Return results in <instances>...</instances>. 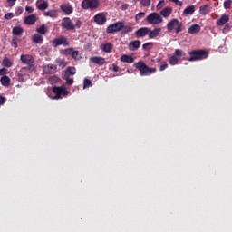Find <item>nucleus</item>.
<instances>
[{
    "label": "nucleus",
    "mask_w": 232,
    "mask_h": 232,
    "mask_svg": "<svg viewBox=\"0 0 232 232\" xmlns=\"http://www.w3.org/2000/svg\"><path fill=\"white\" fill-rule=\"evenodd\" d=\"M73 49L69 48L62 51L63 55H72Z\"/></svg>",
    "instance_id": "43"
},
{
    "label": "nucleus",
    "mask_w": 232,
    "mask_h": 232,
    "mask_svg": "<svg viewBox=\"0 0 232 232\" xmlns=\"http://www.w3.org/2000/svg\"><path fill=\"white\" fill-rule=\"evenodd\" d=\"M210 6L208 5H204L199 7V14L201 15H208L209 14Z\"/></svg>",
    "instance_id": "26"
},
{
    "label": "nucleus",
    "mask_w": 232,
    "mask_h": 232,
    "mask_svg": "<svg viewBox=\"0 0 232 232\" xmlns=\"http://www.w3.org/2000/svg\"><path fill=\"white\" fill-rule=\"evenodd\" d=\"M146 21L149 23V24H160V23L164 22V19L159 13H150L147 16Z\"/></svg>",
    "instance_id": "8"
},
{
    "label": "nucleus",
    "mask_w": 232,
    "mask_h": 232,
    "mask_svg": "<svg viewBox=\"0 0 232 232\" xmlns=\"http://www.w3.org/2000/svg\"><path fill=\"white\" fill-rule=\"evenodd\" d=\"M231 4L232 0H225L223 4L225 10H229V8H231Z\"/></svg>",
    "instance_id": "39"
},
{
    "label": "nucleus",
    "mask_w": 232,
    "mask_h": 232,
    "mask_svg": "<svg viewBox=\"0 0 232 232\" xmlns=\"http://www.w3.org/2000/svg\"><path fill=\"white\" fill-rule=\"evenodd\" d=\"M188 34H198V32H200V26L197 24H192L188 30Z\"/></svg>",
    "instance_id": "25"
},
{
    "label": "nucleus",
    "mask_w": 232,
    "mask_h": 232,
    "mask_svg": "<svg viewBox=\"0 0 232 232\" xmlns=\"http://www.w3.org/2000/svg\"><path fill=\"white\" fill-rule=\"evenodd\" d=\"M5 102H6V98H5V96H0V106L5 104Z\"/></svg>",
    "instance_id": "56"
},
{
    "label": "nucleus",
    "mask_w": 232,
    "mask_h": 232,
    "mask_svg": "<svg viewBox=\"0 0 232 232\" xmlns=\"http://www.w3.org/2000/svg\"><path fill=\"white\" fill-rule=\"evenodd\" d=\"M112 70L113 72H119V66H117L116 64H112Z\"/></svg>",
    "instance_id": "57"
},
{
    "label": "nucleus",
    "mask_w": 232,
    "mask_h": 232,
    "mask_svg": "<svg viewBox=\"0 0 232 232\" xmlns=\"http://www.w3.org/2000/svg\"><path fill=\"white\" fill-rule=\"evenodd\" d=\"M72 59H75V61H79V59H81V56H79V51H73L72 53Z\"/></svg>",
    "instance_id": "41"
},
{
    "label": "nucleus",
    "mask_w": 232,
    "mask_h": 232,
    "mask_svg": "<svg viewBox=\"0 0 232 232\" xmlns=\"http://www.w3.org/2000/svg\"><path fill=\"white\" fill-rule=\"evenodd\" d=\"M25 11L27 14H33L34 13V7L33 6H25Z\"/></svg>",
    "instance_id": "53"
},
{
    "label": "nucleus",
    "mask_w": 232,
    "mask_h": 232,
    "mask_svg": "<svg viewBox=\"0 0 232 232\" xmlns=\"http://www.w3.org/2000/svg\"><path fill=\"white\" fill-rule=\"evenodd\" d=\"M11 81L12 80L7 75L2 76L0 79V82L2 86H5V87H7L10 84Z\"/></svg>",
    "instance_id": "30"
},
{
    "label": "nucleus",
    "mask_w": 232,
    "mask_h": 232,
    "mask_svg": "<svg viewBox=\"0 0 232 232\" xmlns=\"http://www.w3.org/2000/svg\"><path fill=\"white\" fill-rule=\"evenodd\" d=\"M124 28V22H116L106 28V34H115Z\"/></svg>",
    "instance_id": "9"
},
{
    "label": "nucleus",
    "mask_w": 232,
    "mask_h": 232,
    "mask_svg": "<svg viewBox=\"0 0 232 232\" xmlns=\"http://www.w3.org/2000/svg\"><path fill=\"white\" fill-rule=\"evenodd\" d=\"M66 75H75L77 73V69L75 67H69L65 71Z\"/></svg>",
    "instance_id": "35"
},
{
    "label": "nucleus",
    "mask_w": 232,
    "mask_h": 232,
    "mask_svg": "<svg viewBox=\"0 0 232 232\" xmlns=\"http://www.w3.org/2000/svg\"><path fill=\"white\" fill-rule=\"evenodd\" d=\"M82 26V21L80 19H76L75 24L72 22V19L70 17H64L62 21V28H64V30H76Z\"/></svg>",
    "instance_id": "4"
},
{
    "label": "nucleus",
    "mask_w": 232,
    "mask_h": 232,
    "mask_svg": "<svg viewBox=\"0 0 232 232\" xmlns=\"http://www.w3.org/2000/svg\"><path fill=\"white\" fill-rule=\"evenodd\" d=\"M152 48H153L152 42L146 43L142 45V50H145V51L151 50Z\"/></svg>",
    "instance_id": "38"
},
{
    "label": "nucleus",
    "mask_w": 232,
    "mask_h": 232,
    "mask_svg": "<svg viewBox=\"0 0 232 232\" xmlns=\"http://www.w3.org/2000/svg\"><path fill=\"white\" fill-rule=\"evenodd\" d=\"M171 14H173V8H171V7H164L160 12V15H161V17H169V15H171Z\"/></svg>",
    "instance_id": "21"
},
{
    "label": "nucleus",
    "mask_w": 232,
    "mask_h": 232,
    "mask_svg": "<svg viewBox=\"0 0 232 232\" xmlns=\"http://www.w3.org/2000/svg\"><path fill=\"white\" fill-rule=\"evenodd\" d=\"M13 64L14 63L8 57L4 58L2 61V66H5V68H12Z\"/></svg>",
    "instance_id": "29"
},
{
    "label": "nucleus",
    "mask_w": 232,
    "mask_h": 232,
    "mask_svg": "<svg viewBox=\"0 0 232 232\" xmlns=\"http://www.w3.org/2000/svg\"><path fill=\"white\" fill-rule=\"evenodd\" d=\"M229 30H231V24H227L225 25V27L223 28V34H226V33L229 32Z\"/></svg>",
    "instance_id": "49"
},
{
    "label": "nucleus",
    "mask_w": 232,
    "mask_h": 232,
    "mask_svg": "<svg viewBox=\"0 0 232 232\" xmlns=\"http://www.w3.org/2000/svg\"><path fill=\"white\" fill-rule=\"evenodd\" d=\"M160 34H162V28H154L153 30H151L149 27V39H156V37H159V35H160Z\"/></svg>",
    "instance_id": "13"
},
{
    "label": "nucleus",
    "mask_w": 232,
    "mask_h": 232,
    "mask_svg": "<svg viewBox=\"0 0 232 232\" xmlns=\"http://www.w3.org/2000/svg\"><path fill=\"white\" fill-rule=\"evenodd\" d=\"M141 42L140 40H134L129 43L128 48L130 52H135L140 48Z\"/></svg>",
    "instance_id": "15"
},
{
    "label": "nucleus",
    "mask_w": 232,
    "mask_h": 232,
    "mask_svg": "<svg viewBox=\"0 0 232 232\" xmlns=\"http://www.w3.org/2000/svg\"><path fill=\"white\" fill-rule=\"evenodd\" d=\"M121 32L123 35L126 34H130V32H133V27H131L130 25H124V23H123V27L121 30Z\"/></svg>",
    "instance_id": "32"
},
{
    "label": "nucleus",
    "mask_w": 232,
    "mask_h": 232,
    "mask_svg": "<svg viewBox=\"0 0 232 232\" xmlns=\"http://www.w3.org/2000/svg\"><path fill=\"white\" fill-rule=\"evenodd\" d=\"M106 53H110L111 50H113V44H105L102 45V48Z\"/></svg>",
    "instance_id": "33"
},
{
    "label": "nucleus",
    "mask_w": 232,
    "mask_h": 232,
    "mask_svg": "<svg viewBox=\"0 0 232 232\" xmlns=\"http://www.w3.org/2000/svg\"><path fill=\"white\" fill-rule=\"evenodd\" d=\"M157 63H160V59H157Z\"/></svg>",
    "instance_id": "60"
},
{
    "label": "nucleus",
    "mask_w": 232,
    "mask_h": 232,
    "mask_svg": "<svg viewBox=\"0 0 232 232\" xmlns=\"http://www.w3.org/2000/svg\"><path fill=\"white\" fill-rule=\"evenodd\" d=\"M121 61L122 63H127L128 64H131V63H135V59L133 58V56H130L127 54L121 55Z\"/></svg>",
    "instance_id": "23"
},
{
    "label": "nucleus",
    "mask_w": 232,
    "mask_h": 232,
    "mask_svg": "<svg viewBox=\"0 0 232 232\" xmlns=\"http://www.w3.org/2000/svg\"><path fill=\"white\" fill-rule=\"evenodd\" d=\"M17 41H19V39H17V37L13 38L11 46H13L14 48H17V46H18Z\"/></svg>",
    "instance_id": "48"
},
{
    "label": "nucleus",
    "mask_w": 232,
    "mask_h": 232,
    "mask_svg": "<svg viewBox=\"0 0 232 232\" xmlns=\"http://www.w3.org/2000/svg\"><path fill=\"white\" fill-rule=\"evenodd\" d=\"M135 68L139 70L140 75L141 77H146L148 75H151V73H155L157 72V68L149 67L144 61H139L135 63Z\"/></svg>",
    "instance_id": "2"
},
{
    "label": "nucleus",
    "mask_w": 232,
    "mask_h": 232,
    "mask_svg": "<svg viewBox=\"0 0 232 232\" xmlns=\"http://www.w3.org/2000/svg\"><path fill=\"white\" fill-rule=\"evenodd\" d=\"M44 15L45 17H52L53 19L57 17L59 14L57 13V10H49L45 13H44Z\"/></svg>",
    "instance_id": "28"
},
{
    "label": "nucleus",
    "mask_w": 232,
    "mask_h": 232,
    "mask_svg": "<svg viewBox=\"0 0 232 232\" xmlns=\"http://www.w3.org/2000/svg\"><path fill=\"white\" fill-rule=\"evenodd\" d=\"M38 19L39 18L37 17L36 14H29L24 19V24H28L29 26H32L35 24V23H37Z\"/></svg>",
    "instance_id": "12"
},
{
    "label": "nucleus",
    "mask_w": 232,
    "mask_h": 232,
    "mask_svg": "<svg viewBox=\"0 0 232 232\" xmlns=\"http://www.w3.org/2000/svg\"><path fill=\"white\" fill-rule=\"evenodd\" d=\"M48 6H49V4H48V1L46 0H37L36 2V7L38 10H42V11L47 10Z\"/></svg>",
    "instance_id": "18"
},
{
    "label": "nucleus",
    "mask_w": 232,
    "mask_h": 232,
    "mask_svg": "<svg viewBox=\"0 0 232 232\" xmlns=\"http://www.w3.org/2000/svg\"><path fill=\"white\" fill-rule=\"evenodd\" d=\"M24 33V29L21 26H14L12 30L13 35H16V37H20Z\"/></svg>",
    "instance_id": "22"
},
{
    "label": "nucleus",
    "mask_w": 232,
    "mask_h": 232,
    "mask_svg": "<svg viewBox=\"0 0 232 232\" xmlns=\"http://www.w3.org/2000/svg\"><path fill=\"white\" fill-rule=\"evenodd\" d=\"M188 55H190V57L188 61L190 63L195 61H204V59H208V57H209V52L205 49L192 50L188 52Z\"/></svg>",
    "instance_id": "1"
},
{
    "label": "nucleus",
    "mask_w": 232,
    "mask_h": 232,
    "mask_svg": "<svg viewBox=\"0 0 232 232\" xmlns=\"http://www.w3.org/2000/svg\"><path fill=\"white\" fill-rule=\"evenodd\" d=\"M182 22L177 18H173L167 24V30L168 32H173L174 30L175 34H180L182 32Z\"/></svg>",
    "instance_id": "5"
},
{
    "label": "nucleus",
    "mask_w": 232,
    "mask_h": 232,
    "mask_svg": "<svg viewBox=\"0 0 232 232\" xmlns=\"http://www.w3.org/2000/svg\"><path fill=\"white\" fill-rule=\"evenodd\" d=\"M149 34V27H141L135 32V35L138 38L146 37Z\"/></svg>",
    "instance_id": "17"
},
{
    "label": "nucleus",
    "mask_w": 232,
    "mask_h": 232,
    "mask_svg": "<svg viewBox=\"0 0 232 232\" xmlns=\"http://www.w3.org/2000/svg\"><path fill=\"white\" fill-rule=\"evenodd\" d=\"M14 13H7L5 14L4 18L6 20V21H10V19H14Z\"/></svg>",
    "instance_id": "45"
},
{
    "label": "nucleus",
    "mask_w": 232,
    "mask_h": 232,
    "mask_svg": "<svg viewBox=\"0 0 232 232\" xmlns=\"http://www.w3.org/2000/svg\"><path fill=\"white\" fill-rule=\"evenodd\" d=\"M128 6H130V5L128 4L123 5L122 10H127Z\"/></svg>",
    "instance_id": "58"
},
{
    "label": "nucleus",
    "mask_w": 232,
    "mask_h": 232,
    "mask_svg": "<svg viewBox=\"0 0 232 232\" xmlns=\"http://www.w3.org/2000/svg\"><path fill=\"white\" fill-rule=\"evenodd\" d=\"M146 16V13L144 12H140V13H138L136 15H135V20L137 22L140 21V19H143V17Z\"/></svg>",
    "instance_id": "40"
},
{
    "label": "nucleus",
    "mask_w": 232,
    "mask_h": 232,
    "mask_svg": "<svg viewBox=\"0 0 232 232\" xmlns=\"http://www.w3.org/2000/svg\"><path fill=\"white\" fill-rule=\"evenodd\" d=\"M174 55L176 57H186V52H184L182 49H176Z\"/></svg>",
    "instance_id": "34"
},
{
    "label": "nucleus",
    "mask_w": 232,
    "mask_h": 232,
    "mask_svg": "<svg viewBox=\"0 0 232 232\" xmlns=\"http://www.w3.org/2000/svg\"><path fill=\"white\" fill-rule=\"evenodd\" d=\"M155 60H151V62L153 63Z\"/></svg>",
    "instance_id": "61"
},
{
    "label": "nucleus",
    "mask_w": 232,
    "mask_h": 232,
    "mask_svg": "<svg viewBox=\"0 0 232 232\" xmlns=\"http://www.w3.org/2000/svg\"><path fill=\"white\" fill-rule=\"evenodd\" d=\"M91 63L94 64H98L99 66H103L104 63H106V59L101 56H93L90 58Z\"/></svg>",
    "instance_id": "16"
},
{
    "label": "nucleus",
    "mask_w": 232,
    "mask_h": 232,
    "mask_svg": "<svg viewBox=\"0 0 232 232\" xmlns=\"http://www.w3.org/2000/svg\"><path fill=\"white\" fill-rule=\"evenodd\" d=\"M7 73H8V69H6V68H1L0 69V75H2L3 77L5 75H6Z\"/></svg>",
    "instance_id": "50"
},
{
    "label": "nucleus",
    "mask_w": 232,
    "mask_h": 232,
    "mask_svg": "<svg viewBox=\"0 0 232 232\" xmlns=\"http://www.w3.org/2000/svg\"><path fill=\"white\" fill-rule=\"evenodd\" d=\"M195 14V5H188L183 10L182 15H193Z\"/></svg>",
    "instance_id": "24"
},
{
    "label": "nucleus",
    "mask_w": 232,
    "mask_h": 232,
    "mask_svg": "<svg viewBox=\"0 0 232 232\" xmlns=\"http://www.w3.org/2000/svg\"><path fill=\"white\" fill-rule=\"evenodd\" d=\"M90 86H93V83H92V80L85 78L83 81V89L90 88Z\"/></svg>",
    "instance_id": "37"
},
{
    "label": "nucleus",
    "mask_w": 232,
    "mask_h": 232,
    "mask_svg": "<svg viewBox=\"0 0 232 232\" xmlns=\"http://www.w3.org/2000/svg\"><path fill=\"white\" fill-rule=\"evenodd\" d=\"M60 9L65 14V15H70V14H73V7L72 6V5H70V3L62 4Z\"/></svg>",
    "instance_id": "14"
},
{
    "label": "nucleus",
    "mask_w": 232,
    "mask_h": 232,
    "mask_svg": "<svg viewBox=\"0 0 232 232\" xmlns=\"http://www.w3.org/2000/svg\"><path fill=\"white\" fill-rule=\"evenodd\" d=\"M168 68V63L162 62L160 66V72H164Z\"/></svg>",
    "instance_id": "46"
},
{
    "label": "nucleus",
    "mask_w": 232,
    "mask_h": 232,
    "mask_svg": "<svg viewBox=\"0 0 232 232\" xmlns=\"http://www.w3.org/2000/svg\"><path fill=\"white\" fill-rule=\"evenodd\" d=\"M163 6H166V2L164 0H160L157 5V10L162 9Z\"/></svg>",
    "instance_id": "44"
},
{
    "label": "nucleus",
    "mask_w": 232,
    "mask_h": 232,
    "mask_svg": "<svg viewBox=\"0 0 232 232\" xmlns=\"http://www.w3.org/2000/svg\"><path fill=\"white\" fill-rule=\"evenodd\" d=\"M60 64H63L64 65V64H66V62L64 60H61L60 61Z\"/></svg>",
    "instance_id": "59"
},
{
    "label": "nucleus",
    "mask_w": 232,
    "mask_h": 232,
    "mask_svg": "<svg viewBox=\"0 0 232 232\" xmlns=\"http://www.w3.org/2000/svg\"><path fill=\"white\" fill-rule=\"evenodd\" d=\"M15 3H17V0H7L8 6L10 8H12V6H14V5H15Z\"/></svg>",
    "instance_id": "52"
},
{
    "label": "nucleus",
    "mask_w": 232,
    "mask_h": 232,
    "mask_svg": "<svg viewBox=\"0 0 232 232\" xmlns=\"http://www.w3.org/2000/svg\"><path fill=\"white\" fill-rule=\"evenodd\" d=\"M55 70H57V66H55L53 64L46 65L44 67V72H45L46 74L53 73V72H55Z\"/></svg>",
    "instance_id": "27"
},
{
    "label": "nucleus",
    "mask_w": 232,
    "mask_h": 232,
    "mask_svg": "<svg viewBox=\"0 0 232 232\" xmlns=\"http://www.w3.org/2000/svg\"><path fill=\"white\" fill-rule=\"evenodd\" d=\"M50 82H59V77L57 76H52L49 78Z\"/></svg>",
    "instance_id": "51"
},
{
    "label": "nucleus",
    "mask_w": 232,
    "mask_h": 232,
    "mask_svg": "<svg viewBox=\"0 0 232 232\" xmlns=\"http://www.w3.org/2000/svg\"><path fill=\"white\" fill-rule=\"evenodd\" d=\"M53 93H54L53 99L59 100L66 97L68 93H70V91L66 90V87H64V85L54 86L53 87Z\"/></svg>",
    "instance_id": "7"
},
{
    "label": "nucleus",
    "mask_w": 232,
    "mask_h": 232,
    "mask_svg": "<svg viewBox=\"0 0 232 232\" xmlns=\"http://www.w3.org/2000/svg\"><path fill=\"white\" fill-rule=\"evenodd\" d=\"M66 84L68 86H72V84H73V79L72 78H66Z\"/></svg>",
    "instance_id": "54"
},
{
    "label": "nucleus",
    "mask_w": 232,
    "mask_h": 232,
    "mask_svg": "<svg viewBox=\"0 0 232 232\" xmlns=\"http://www.w3.org/2000/svg\"><path fill=\"white\" fill-rule=\"evenodd\" d=\"M140 5H142V6H150L151 0H140Z\"/></svg>",
    "instance_id": "47"
},
{
    "label": "nucleus",
    "mask_w": 232,
    "mask_h": 232,
    "mask_svg": "<svg viewBox=\"0 0 232 232\" xmlns=\"http://www.w3.org/2000/svg\"><path fill=\"white\" fill-rule=\"evenodd\" d=\"M23 12H24V8H23V6H18L15 8V15L19 16L21 14H23Z\"/></svg>",
    "instance_id": "42"
},
{
    "label": "nucleus",
    "mask_w": 232,
    "mask_h": 232,
    "mask_svg": "<svg viewBox=\"0 0 232 232\" xmlns=\"http://www.w3.org/2000/svg\"><path fill=\"white\" fill-rule=\"evenodd\" d=\"M32 41L33 43H35V44H43L44 38H43V34H40L39 33H37L32 36Z\"/></svg>",
    "instance_id": "20"
},
{
    "label": "nucleus",
    "mask_w": 232,
    "mask_h": 232,
    "mask_svg": "<svg viewBox=\"0 0 232 232\" xmlns=\"http://www.w3.org/2000/svg\"><path fill=\"white\" fill-rule=\"evenodd\" d=\"M107 15V12L98 13L96 15L93 16V21L99 26H102V24H105L106 21H108V19L106 18Z\"/></svg>",
    "instance_id": "10"
},
{
    "label": "nucleus",
    "mask_w": 232,
    "mask_h": 232,
    "mask_svg": "<svg viewBox=\"0 0 232 232\" xmlns=\"http://www.w3.org/2000/svg\"><path fill=\"white\" fill-rule=\"evenodd\" d=\"M53 48H57V46H70V42H68V38L66 36H60L53 40Z\"/></svg>",
    "instance_id": "11"
},
{
    "label": "nucleus",
    "mask_w": 232,
    "mask_h": 232,
    "mask_svg": "<svg viewBox=\"0 0 232 232\" xmlns=\"http://www.w3.org/2000/svg\"><path fill=\"white\" fill-rule=\"evenodd\" d=\"M20 61L23 64H27L26 67H23L22 70H26V72H35L36 66L34 64L35 63V58L30 54H22Z\"/></svg>",
    "instance_id": "3"
},
{
    "label": "nucleus",
    "mask_w": 232,
    "mask_h": 232,
    "mask_svg": "<svg viewBox=\"0 0 232 232\" xmlns=\"http://www.w3.org/2000/svg\"><path fill=\"white\" fill-rule=\"evenodd\" d=\"M171 3H175V5H177L178 6H182V1L179 0H170Z\"/></svg>",
    "instance_id": "55"
},
{
    "label": "nucleus",
    "mask_w": 232,
    "mask_h": 232,
    "mask_svg": "<svg viewBox=\"0 0 232 232\" xmlns=\"http://www.w3.org/2000/svg\"><path fill=\"white\" fill-rule=\"evenodd\" d=\"M81 6L83 10H97L101 7V0H83Z\"/></svg>",
    "instance_id": "6"
},
{
    "label": "nucleus",
    "mask_w": 232,
    "mask_h": 232,
    "mask_svg": "<svg viewBox=\"0 0 232 232\" xmlns=\"http://www.w3.org/2000/svg\"><path fill=\"white\" fill-rule=\"evenodd\" d=\"M37 34H40V35H46L48 34V28L42 24L39 28L36 29Z\"/></svg>",
    "instance_id": "31"
},
{
    "label": "nucleus",
    "mask_w": 232,
    "mask_h": 232,
    "mask_svg": "<svg viewBox=\"0 0 232 232\" xmlns=\"http://www.w3.org/2000/svg\"><path fill=\"white\" fill-rule=\"evenodd\" d=\"M169 64H171L172 66L179 64V59L177 58V56L175 54L173 56H171L169 59Z\"/></svg>",
    "instance_id": "36"
},
{
    "label": "nucleus",
    "mask_w": 232,
    "mask_h": 232,
    "mask_svg": "<svg viewBox=\"0 0 232 232\" xmlns=\"http://www.w3.org/2000/svg\"><path fill=\"white\" fill-rule=\"evenodd\" d=\"M227 23H229V14H223L220 19L216 22L217 26H224Z\"/></svg>",
    "instance_id": "19"
}]
</instances>
